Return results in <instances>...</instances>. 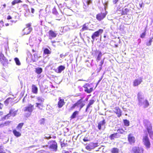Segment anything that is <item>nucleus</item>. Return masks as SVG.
Returning a JSON list of instances; mask_svg holds the SVG:
<instances>
[{
  "mask_svg": "<svg viewBox=\"0 0 153 153\" xmlns=\"http://www.w3.org/2000/svg\"><path fill=\"white\" fill-rule=\"evenodd\" d=\"M143 144L146 146V148H149L150 147V143L147 134H146L143 136Z\"/></svg>",
  "mask_w": 153,
  "mask_h": 153,
  "instance_id": "f257e3e1",
  "label": "nucleus"
},
{
  "mask_svg": "<svg viewBox=\"0 0 153 153\" xmlns=\"http://www.w3.org/2000/svg\"><path fill=\"white\" fill-rule=\"evenodd\" d=\"M143 149L142 147L134 146L131 149L132 153H143Z\"/></svg>",
  "mask_w": 153,
  "mask_h": 153,
  "instance_id": "f03ea898",
  "label": "nucleus"
},
{
  "mask_svg": "<svg viewBox=\"0 0 153 153\" xmlns=\"http://www.w3.org/2000/svg\"><path fill=\"white\" fill-rule=\"evenodd\" d=\"M148 132L150 136L151 137L153 135V132L152 131V126L149 122H148L145 125Z\"/></svg>",
  "mask_w": 153,
  "mask_h": 153,
  "instance_id": "7ed1b4c3",
  "label": "nucleus"
},
{
  "mask_svg": "<svg viewBox=\"0 0 153 153\" xmlns=\"http://www.w3.org/2000/svg\"><path fill=\"white\" fill-rule=\"evenodd\" d=\"M103 32V30L102 29H100L94 33L91 36V38L92 39V42L94 41L96 37H99L100 34L102 33Z\"/></svg>",
  "mask_w": 153,
  "mask_h": 153,
  "instance_id": "20e7f679",
  "label": "nucleus"
},
{
  "mask_svg": "<svg viewBox=\"0 0 153 153\" xmlns=\"http://www.w3.org/2000/svg\"><path fill=\"white\" fill-rule=\"evenodd\" d=\"M30 26V24H28L26 25V27L23 30L25 34H28L31 31L32 28Z\"/></svg>",
  "mask_w": 153,
  "mask_h": 153,
  "instance_id": "39448f33",
  "label": "nucleus"
},
{
  "mask_svg": "<svg viewBox=\"0 0 153 153\" xmlns=\"http://www.w3.org/2000/svg\"><path fill=\"white\" fill-rule=\"evenodd\" d=\"M17 112V110H15L14 109H11L9 112V113L5 117V119H8L9 117H10L11 115H13V116H15Z\"/></svg>",
  "mask_w": 153,
  "mask_h": 153,
  "instance_id": "423d86ee",
  "label": "nucleus"
},
{
  "mask_svg": "<svg viewBox=\"0 0 153 153\" xmlns=\"http://www.w3.org/2000/svg\"><path fill=\"white\" fill-rule=\"evenodd\" d=\"M29 55L32 57L31 60L33 62H36L38 60V59L41 57V56H38L37 54L36 53H34L33 54V57L32 54L29 53L28 54V57H29Z\"/></svg>",
  "mask_w": 153,
  "mask_h": 153,
  "instance_id": "0eeeda50",
  "label": "nucleus"
},
{
  "mask_svg": "<svg viewBox=\"0 0 153 153\" xmlns=\"http://www.w3.org/2000/svg\"><path fill=\"white\" fill-rule=\"evenodd\" d=\"M106 14V13H99L97 15L96 18L98 20L101 21L105 17Z\"/></svg>",
  "mask_w": 153,
  "mask_h": 153,
  "instance_id": "6e6552de",
  "label": "nucleus"
},
{
  "mask_svg": "<svg viewBox=\"0 0 153 153\" xmlns=\"http://www.w3.org/2000/svg\"><path fill=\"white\" fill-rule=\"evenodd\" d=\"M34 109V106L31 104H28V105L25 108V111H28L31 113Z\"/></svg>",
  "mask_w": 153,
  "mask_h": 153,
  "instance_id": "1a4fd4ad",
  "label": "nucleus"
},
{
  "mask_svg": "<svg viewBox=\"0 0 153 153\" xmlns=\"http://www.w3.org/2000/svg\"><path fill=\"white\" fill-rule=\"evenodd\" d=\"M0 61L3 65L7 61V60L5 57L4 54L1 53L0 54Z\"/></svg>",
  "mask_w": 153,
  "mask_h": 153,
  "instance_id": "9d476101",
  "label": "nucleus"
},
{
  "mask_svg": "<svg viewBox=\"0 0 153 153\" xmlns=\"http://www.w3.org/2000/svg\"><path fill=\"white\" fill-rule=\"evenodd\" d=\"M142 82V79L141 78L136 79L134 80L133 83V85L134 86H137L140 85Z\"/></svg>",
  "mask_w": 153,
  "mask_h": 153,
  "instance_id": "9b49d317",
  "label": "nucleus"
},
{
  "mask_svg": "<svg viewBox=\"0 0 153 153\" xmlns=\"http://www.w3.org/2000/svg\"><path fill=\"white\" fill-rule=\"evenodd\" d=\"M128 139L131 144H132L135 143V138L131 134H130L128 135Z\"/></svg>",
  "mask_w": 153,
  "mask_h": 153,
  "instance_id": "f8f14e48",
  "label": "nucleus"
},
{
  "mask_svg": "<svg viewBox=\"0 0 153 153\" xmlns=\"http://www.w3.org/2000/svg\"><path fill=\"white\" fill-rule=\"evenodd\" d=\"M57 143L54 141H53L52 143L50 146L49 148L53 150L56 151L57 149Z\"/></svg>",
  "mask_w": 153,
  "mask_h": 153,
  "instance_id": "ddd939ff",
  "label": "nucleus"
},
{
  "mask_svg": "<svg viewBox=\"0 0 153 153\" xmlns=\"http://www.w3.org/2000/svg\"><path fill=\"white\" fill-rule=\"evenodd\" d=\"M106 123L105 120V119L100 121L98 124V128L99 130H101L102 128V126H103Z\"/></svg>",
  "mask_w": 153,
  "mask_h": 153,
  "instance_id": "4468645a",
  "label": "nucleus"
},
{
  "mask_svg": "<svg viewBox=\"0 0 153 153\" xmlns=\"http://www.w3.org/2000/svg\"><path fill=\"white\" fill-rule=\"evenodd\" d=\"M65 104V102L64 101V100L59 98V101L58 103V107L59 108H62Z\"/></svg>",
  "mask_w": 153,
  "mask_h": 153,
  "instance_id": "2eb2a0df",
  "label": "nucleus"
},
{
  "mask_svg": "<svg viewBox=\"0 0 153 153\" xmlns=\"http://www.w3.org/2000/svg\"><path fill=\"white\" fill-rule=\"evenodd\" d=\"M49 38L50 39H51L52 38L55 37L57 34L52 30H50L49 32Z\"/></svg>",
  "mask_w": 153,
  "mask_h": 153,
  "instance_id": "dca6fc26",
  "label": "nucleus"
},
{
  "mask_svg": "<svg viewBox=\"0 0 153 153\" xmlns=\"http://www.w3.org/2000/svg\"><path fill=\"white\" fill-rule=\"evenodd\" d=\"M120 136V135L118 133H115L111 134L109 137L111 140L114 139L115 138H118Z\"/></svg>",
  "mask_w": 153,
  "mask_h": 153,
  "instance_id": "f3484780",
  "label": "nucleus"
},
{
  "mask_svg": "<svg viewBox=\"0 0 153 153\" xmlns=\"http://www.w3.org/2000/svg\"><path fill=\"white\" fill-rule=\"evenodd\" d=\"M65 68V66L63 65H60L58 68L57 70L56 71V72L58 73H61L62 71L64 70Z\"/></svg>",
  "mask_w": 153,
  "mask_h": 153,
  "instance_id": "a211bd4d",
  "label": "nucleus"
},
{
  "mask_svg": "<svg viewBox=\"0 0 153 153\" xmlns=\"http://www.w3.org/2000/svg\"><path fill=\"white\" fill-rule=\"evenodd\" d=\"M89 25L88 23H85L83 25L82 28L81 29V31H83L84 30H89Z\"/></svg>",
  "mask_w": 153,
  "mask_h": 153,
  "instance_id": "6ab92c4d",
  "label": "nucleus"
},
{
  "mask_svg": "<svg viewBox=\"0 0 153 153\" xmlns=\"http://www.w3.org/2000/svg\"><path fill=\"white\" fill-rule=\"evenodd\" d=\"M32 91L34 94H36L37 93L38 88L34 85H32Z\"/></svg>",
  "mask_w": 153,
  "mask_h": 153,
  "instance_id": "aec40b11",
  "label": "nucleus"
},
{
  "mask_svg": "<svg viewBox=\"0 0 153 153\" xmlns=\"http://www.w3.org/2000/svg\"><path fill=\"white\" fill-rule=\"evenodd\" d=\"M115 112L117 114V116L120 117L121 115V112L120 109L118 107H116L115 108Z\"/></svg>",
  "mask_w": 153,
  "mask_h": 153,
  "instance_id": "412c9836",
  "label": "nucleus"
},
{
  "mask_svg": "<svg viewBox=\"0 0 153 153\" xmlns=\"http://www.w3.org/2000/svg\"><path fill=\"white\" fill-rule=\"evenodd\" d=\"M79 114V112L77 111H76L74 112L72 115L71 117V119H73L74 118H75L77 115H78Z\"/></svg>",
  "mask_w": 153,
  "mask_h": 153,
  "instance_id": "4be33fe9",
  "label": "nucleus"
},
{
  "mask_svg": "<svg viewBox=\"0 0 153 153\" xmlns=\"http://www.w3.org/2000/svg\"><path fill=\"white\" fill-rule=\"evenodd\" d=\"M89 144V146H91V148L92 149H93L96 147L98 146V143H91Z\"/></svg>",
  "mask_w": 153,
  "mask_h": 153,
  "instance_id": "5701e85b",
  "label": "nucleus"
},
{
  "mask_svg": "<svg viewBox=\"0 0 153 153\" xmlns=\"http://www.w3.org/2000/svg\"><path fill=\"white\" fill-rule=\"evenodd\" d=\"M13 133L15 136L17 137H20L21 136V134L19 132L17 131L16 130H13Z\"/></svg>",
  "mask_w": 153,
  "mask_h": 153,
  "instance_id": "b1692460",
  "label": "nucleus"
},
{
  "mask_svg": "<svg viewBox=\"0 0 153 153\" xmlns=\"http://www.w3.org/2000/svg\"><path fill=\"white\" fill-rule=\"evenodd\" d=\"M36 72L37 74H40L42 71V69L41 68H38L35 69Z\"/></svg>",
  "mask_w": 153,
  "mask_h": 153,
  "instance_id": "393cba45",
  "label": "nucleus"
},
{
  "mask_svg": "<svg viewBox=\"0 0 153 153\" xmlns=\"http://www.w3.org/2000/svg\"><path fill=\"white\" fill-rule=\"evenodd\" d=\"M138 100L139 101V105L140 106H141L143 105V103L144 102L145 100L144 99V98Z\"/></svg>",
  "mask_w": 153,
  "mask_h": 153,
  "instance_id": "a878e982",
  "label": "nucleus"
},
{
  "mask_svg": "<svg viewBox=\"0 0 153 153\" xmlns=\"http://www.w3.org/2000/svg\"><path fill=\"white\" fill-rule=\"evenodd\" d=\"M119 150L117 148H113L111 150V153H118Z\"/></svg>",
  "mask_w": 153,
  "mask_h": 153,
  "instance_id": "bb28decb",
  "label": "nucleus"
},
{
  "mask_svg": "<svg viewBox=\"0 0 153 153\" xmlns=\"http://www.w3.org/2000/svg\"><path fill=\"white\" fill-rule=\"evenodd\" d=\"M11 122V121H9L6 122H5L4 123V124H1L0 125V127H3L4 126L9 125L10 123Z\"/></svg>",
  "mask_w": 153,
  "mask_h": 153,
  "instance_id": "cd10ccee",
  "label": "nucleus"
},
{
  "mask_svg": "<svg viewBox=\"0 0 153 153\" xmlns=\"http://www.w3.org/2000/svg\"><path fill=\"white\" fill-rule=\"evenodd\" d=\"M24 123H19L17 127V128L18 130L19 131H21V129Z\"/></svg>",
  "mask_w": 153,
  "mask_h": 153,
  "instance_id": "c85d7f7f",
  "label": "nucleus"
},
{
  "mask_svg": "<svg viewBox=\"0 0 153 153\" xmlns=\"http://www.w3.org/2000/svg\"><path fill=\"white\" fill-rule=\"evenodd\" d=\"M80 100L78 101L76 103L74 104L73 106L71 107V109H73L75 108V107L76 106H78V105L80 103Z\"/></svg>",
  "mask_w": 153,
  "mask_h": 153,
  "instance_id": "c756f323",
  "label": "nucleus"
},
{
  "mask_svg": "<svg viewBox=\"0 0 153 153\" xmlns=\"http://www.w3.org/2000/svg\"><path fill=\"white\" fill-rule=\"evenodd\" d=\"M129 11V10L128 8H125L123 9L122 14L126 15L127 14V13Z\"/></svg>",
  "mask_w": 153,
  "mask_h": 153,
  "instance_id": "7c9ffc66",
  "label": "nucleus"
},
{
  "mask_svg": "<svg viewBox=\"0 0 153 153\" xmlns=\"http://www.w3.org/2000/svg\"><path fill=\"white\" fill-rule=\"evenodd\" d=\"M137 98L138 100L144 98V96L142 95V93L141 92L138 93L137 94Z\"/></svg>",
  "mask_w": 153,
  "mask_h": 153,
  "instance_id": "2f4dec72",
  "label": "nucleus"
},
{
  "mask_svg": "<svg viewBox=\"0 0 153 153\" xmlns=\"http://www.w3.org/2000/svg\"><path fill=\"white\" fill-rule=\"evenodd\" d=\"M44 53L45 54H50L51 52L48 48H45L44 51Z\"/></svg>",
  "mask_w": 153,
  "mask_h": 153,
  "instance_id": "473e14b6",
  "label": "nucleus"
},
{
  "mask_svg": "<svg viewBox=\"0 0 153 153\" xmlns=\"http://www.w3.org/2000/svg\"><path fill=\"white\" fill-rule=\"evenodd\" d=\"M14 60L16 63V64L18 65H21V63L19 60V59L17 58H15L14 59Z\"/></svg>",
  "mask_w": 153,
  "mask_h": 153,
  "instance_id": "72a5a7b5",
  "label": "nucleus"
},
{
  "mask_svg": "<svg viewBox=\"0 0 153 153\" xmlns=\"http://www.w3.org/2000/svg\"><path fill=\"white\" fill-rule=\"evenodd\" d=\"M95 101L93 100H91L87 105V108H89L90 106L93 104Z\"/></svg>",
  "mask_w": 153,
  "mask_h": 153,
  "instance_id": "f704fd0d",
  "label": "nucleus"
},
{
  "mask_svg": "<svg viewBox=\"0 0 153 153\" xmlns=\"http://www.w3.org/2000/svg\"><path fill=\"white\" fill-rule=\"evenodd\" d=\"M144 102L143 105H144V107L146 108L148 107L149 105L148 101L146 100H145Z\"/></svg>",
  "mask_w": 153,
  "mask_h": 153,
  "instance_id": "c9c22d12",
  "label": "nucleus"
},
{
  "mask_svg": "<svg viewBox=\"0 0 153 153\" xmlns=\"http://www.w3.org/2000/svg\"><path fill=\"white\" fill-rule=\"evenodd\" d=\"M36 106L38 107L40 109H42V104L40 103H36Z\"/></svg>",
  "mask_w": 153,
  "mask_h": 153,
  "instance_id": "e433bc0d",
  "label": "nucleus"
},
{
  "mask_svg": "<svg viewBox=\"0 0 153 153\" xmlns=\"http://www.w3.org/2000/svg\"><path fill=\"white\" fill-rule=\"evenodd\" d=\"M21 2L20 0H14L12 2L13 5H14L15 4Z\"/></svg>",
  "mask_w": 153,
  "mask_h": 153,
  "instance_id": "4c0bfd02",
  "label": "nucleus"
},
{
  "mask_svg": "<svg viewBox=\"0 0 153 153\" xmlns=\"http://www.w3.org/2000/svg\"><path fill=\"white\" fill-rule=\"evenodd\" d=\"M39 123L41 125H44L45 123V119L42 118L39 121Z\"/></svg>",
  "mask_w": 153,
  "mask_h": 153,
  "instance_id": "58836bf2",
  "label": "nucleus"
},
{
  "mask_svg": "<svg viewBox=\"0 0 153 153\" xmlns=\"http://www.w3.org/2000/svg\"><path fill=\"white\" fill-rule=\"evenodd\" d=\"M153 39V37H152L151 38H150V39L149 41V42L148 43H146V45L147 46H150L151 44V43L152 41V39Z\"/></svg>",
  "mask_w": 153,
  "mask_h": 153,
  "instance_id": "ea45409f",
  "label": "nucleus"
},
{
  "mask_svg": "<svg viewBox=\"0 0 153 153\" xmlns=\"http://www.w3.org/2000/svg\"><path fill=\"white\" fill-rule=\"evenodd\" d=\"M124 131H124L122 129H119L117 130V133H118V134H119V133L123 134V133L124 132Z\"/></svg>",
  "mask_w": 153,
  "mask_h": 153,
  "instance_id": "a19ab883",
  "label": "nucleus"
},
{
  "mask_svg": "<svg viewBox=\"0 0 153 153\" xmlns=\"http://www.w3.org/2000/svg\"><path fill=\"white\" fill-rule=\"evenodd\" d=\"M124 123L125 125L126 126H128L129 125V122L127 120H124Z\"/></svg>",
  "mask_w": 153,
  "mask_h": 153,
  "instance_id": "79ce46f5",
  "label": "nucleus"
},
{
  "mask_svg": "<svg viewBox=\"0 0 153 153\" xmlns=\"http://www.w3.org/2000/svg\"><path fill=\"white\" fill-rule=\"evenodd\" d=\"M37 100L39 101V102H42L44 101V99L40 97H38L37 98Z\"/></svg>",
  "mask_w": 153,
  "mask_h": 153,
  "instance_id": "37998d69",
  "label": "nucleus"
},
{
  "mask_svg": "<svg viewBox=\"0 0 153 153\" xmlns=\"http://www.w3.org/2000/svg\"><path fill=\"white\" fill-rule=\"evenodd\" d=\"M85 148L89 151H91L92 149L91 148V146H89V144L86 146Z\"/></svg>",
  "mask_w": 153,
  "mask_h": 153,
  "instance_id": "c03bdc74",
  "label": "nucleus"
},
{
  "mask_svg": "<svg viewBox=\"0 0 153 153\" xmlns=\"http://www.w3.org/2000/svg\"><path fill=\"white\" fill-rule=\"evenodd\" d=\"M10 99V98H7L5 101L4 103L6 105H7L9 103V100Z\"/></svg>",
  "mask_w": 153,
  "mask_h": 153,
  "instance_id": "a18cd8bd",
  "label": "nucleus"
},
{
  "mask_svg": "<svg viewBox=\"0 0 153 153\" xmlns=\"http://www.w3.org/2000/svg\"><path fill=\"white\" fill-rule=\"evenodd\" d=\"M51 138L50 136L49 135H45L44 138L46 139H49Z\"/></svg>",
  "mask_w": 153,
  "mask_h": 153,
  "instance_id": "49530a36",
  "label": "nucleus"
},
{
  "mask_svg": "<svg viewBox=\"0 0 153 153\" xmlns=\"http://www.w3.org/2000/svg\"><path fill=\"white\" fill-rule=\"evenodd\" d=\"M103 63L104 61L103 60H101L100 62V65L99 66H100V69H102V67L103 64Z\"/></svg>",
  "mask_w": 153,
  "mask_h": 153,
  "instance_id": "de8ad7c7",
  "label": "nucleus"
},
{
  "mask_svg": "<svg viewBox=\"0 0 153 153\" xmlns=\"http://www.w3.org/2000/svg\"><path fill=\"white\" fill-rule=\"evenodd\" d=\"M99 53V54H98V57H100L101 58L102 56V53L101 51H98Z\"/></svg>",
  "mask_w": 153,
  "mask_h": 153,
  "instance_id": "09e8293b",
  "label": "nucleus"
},
{
  "mask_svg": "<svg viewBox=\"0 0 153 153\" xmlns=\"http://www.w3.org/2000/svg\"><path fill=\"white\" fill-rule=\"evenodd\" d=\"M91 2L92 1L91 0H88L86 2V3L87 4V5H88L90 4Z\"/></svg>",
  "mask_w": 153,
  "mask_h": 153,
  "instance_id": "8fccbe9b",
  "label": "nucleus"
},
{
  "mask_svg": "<svg viewBox=\"0 0 153 153\" xmlns=\"http://www.w3.org/2000/svg\"><path fill=\"white\" fill-rule=\"evenodd\" d=\"M83 140L84 141V142H86V141H89V140L87 138V137H85L83 139Z\"/></svg>",
  "mask_w": 153,
  "mask_h": 153,
  "instance_id": "3c124183",
  "label": "nucleus"
},
{
  "mask_svg": "<svg viewBox=\"0 0 153 153\" xmlns=\"http://www.w3.org/2000/svg\"><path fill=\"white\" fill-rule=\"evenodd\" d=\"M85 92H86L88 93H90V91H89V89H88V88L85 89Z\"/></svg>",
  "mask_w": 153,
  "mask_h": 153,
  "instance_id": "603ef678",
  "label": "nucleus"
},
{
  "mask_svg": "<svg viewBox=\"0 0 153 153\" xmlns=\"http://www.w3.org/2000/svg\"><path fill=\"white\" fill-rule=\"evenodd\" d=\"M119 0H113V2L114 4H116Z\"/></svg>",
  "mask_w": 153,
  "mask_h": 153,
  "instance_id": "864d4df0",
  "label": "nucleus"
},
{
  "mask_svg": "<svg viewBox=\"0 0 153 153\" xmlns=\"http://www.w3.org/2000/svg\"><path fill=\"white\" fill-rule=\"evenodd\" d=\"M35 11V10L33 8H31V12L32 13H33Z\"/></svg>",
  "mask_w": 153,
  "mask_h": 153,
  "instance_id": "5fc2aeb1",
  "label": "nucleus"
},
{
  "mask_svg": "<svg viewBox=\"0 0 153 153\" xmlns=\"http://www.w3.org/2000/svg\"><path fill=\"white\" fill-rule=\"evenodd\" d=\"M85 104H81L80 106V110L84 106Z\"/></svg>",
  "mask_w": 153,
  "mask_h": 153,
  "instance_id": "6e6d98bb",
  "label": "nucleus"
},
{
  "mask_svg": "<svg viewBox=\"0 0 153 153\" xmlns=\"http://www.w3.org/2000/svg\"><path fill=\"white\" fill-rule=\"evenodd\" d=\"M88 85H89L88 84H86L83 86V87L85 88L86 89L87 88V86H88Z\"/></svg>",
  "mask_w": 153,
  "mask_h": 153,
  "instance_id": "4d7b16f0",
  "label": "nucleus"
},
{
  "mask_svg": "<svg viewBox=\"0 0 153 153\" xmlns=\"http://www.w3.org/2000/svg\"><path fill=\"white\" fill-rule=\"evenodd\" d=\"M3 104L0 103V109H1L3 107Z\"/></svg>",
  "mask_w": 153,
  "mask_h": 153,
  "instance_id": "13d9d810",
  "label": "nucleus"
},
{
  "mask_svg": "<svg viewBox=\"0 0 153 153\" xmlns=\"http://www.w3.org/2000/svg\"><path fill=\"white\" fill-rule=\"evenodd\" d=\"M7 19L8 20H10L12 19V17L10 16L9 15L8 16Z\"/></svg>",
  "mask_w": 153,
  "mask_h": 153,
  "instance_id": "bf43d9fd",
  "label": "nucleus"
},
{
  "mask_svg": "<svg viewBox=\"0 0 153 153\" xmlns=\"http://www.w3.org/2000/svg\"><path fill=\"white\" fill-rule=\"evenodd\" d=\"M145 35V33H143L141 36V37L142 38H143L144 37Z\"/></svg>",
  "mask_w": 153,
  "mask_h": 153,
  "instance_id": "052dcab7",
  "label": "nucleus"
},
{
  "mask_svg": "<svg viewBox=\"0 0 153 153\" xmlns=\"http://www.w3.org/2000/svg\"><path fill=\"white\" fill-rule=\"evenodd\" d=\"M0 23L3 26H4V22L2 20H1L0 21Z\"/></svg>",
  "mask_w": 153,
  "mask_h": 153,
  "instance_id": "680f3d73",
  "label": "nucleus"
},
{
  "mask_svg": "<svg viewBox=\"0 0 153 153\" xmlns=\"http://www.w3.org/2000/svg\"><path fill=\"white\" fill-rule=\"evenodd\" d=\"M93 90V88H90V89H89V91H90V93H91Z\"/></svg>",
  "mask_w": 153,
  "mask_h": 153,
  "instance_id": "e2e57ef3",
  "label": "nucleus"
},
{
  "mask_svg": "<svg viewBox=\"0 0 153 153\" xmlns=\"http://www.w3.org/2000/svg\"><path fill=\"white\" fill-rule=\"evenodd\" d=\"M101 57L97 56V59L98 60H100L101 59Z\"/></svg>",
  "mask_w": 153,
  "mask_h": 153,
  "instance_id": "0e129e2a",
  "label": "nucleus"
},
{
  "mask_svg": "<svg viewBox=\"0 0 153 153\" xmlns=\"http://www.w3.org/2000/svg\"><path fill=\"white\" fill-rule=\"evenodd\" d=\"M3 114V112L2 111H0V115H1Z\"/></svg>",
  "mask_w": 153,
  "mask_h": 153,
  "instance_id": "69168bd1",
  "label": "nucleus"
},
{
  "mask_svg": "<svg viewBox=\"0 0 153 153\" xmlns=\"http://www.w3.org/2000/svg\"><path fill=\"white\" fill-rule=\"evenodd\" d=\"M5 25L7 26L9 25V24L8 23H6L5 24Z\"/></svg>",
  "mask_w": 153,
  "mask_h": 153,
  "instance_id": "338daca9",
  "label": "nucleus"
},
{
  "mask_svg": "<svg viewBox=\"0 0 153 153\" xmlns=\"http://www.w3.org/2000/svg\"><path fill=\"white\" fill-rule=\"evenodd\" d=\"M63 55L62 54H60V57L61 58H62V57H63Z\"/></svg>",
  "mask_w": 153,
  "mask_h": 153,
  "instance_id": "774afa93",
  "label": "nucleus"
}]
</instances>
